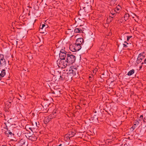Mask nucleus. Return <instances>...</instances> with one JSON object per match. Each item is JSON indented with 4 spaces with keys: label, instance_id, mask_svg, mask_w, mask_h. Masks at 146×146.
<instances>
[{
    "label": "nucleus",
    "instance_id": "obj_1",
    "mask_svg": "<svg viewBox=\"0 0 146 146\" xmlns=\"http://www.w3.org/2000/svg\"><path fill=\"white\" fill-rule=\"evenodd\" d=\"M57 63L59 67L64 68L66 67L68 63L67 60H65V59H62L57 60Z\"/></svg>",
    "mask_w": 146,
    "mask_h": 146
},
{
    "label": "nucleus",
    "instance_id": "obj_2",
    "mask_svg": "<svg viewBox=\"0 0 146 146\" xmlns=\"http://www.w3.org/2000/svg\"><path fill=\"white\" fill-rule=\"evenodd\" d=\"M75 56L71 54H67V55L66 60L69 64H72L75 61Z\"/></svg>",
    "mask_w": 146,
    "mask_h": 146
},
{
    "label": "nucleus",
    "instance_id": "obj_3",
    "mask_svg": "<svg viewBox=\"0 0 146 146\" xmlns=\"http://www.w3.org/2000/svg\"><path fill=\"white\" fill-rule=\"evenodd\" d=\"M81 46H79V45L78 46L75 43L73 44L70 45L69 46L70 50L73 52L79 51L81 49Z\"/></svg>",
    "mask_w": 146,
    "mask_h": 146
},
{
    "label": "nucleus",
    "instance_id": "obj_4",
    "mask_svg": "<svg viewBox=\"0 0 146 146\" xmlns=\"http://www.w3.org/2000/svg\"><path fill=\"white\" fill-rule=\"evenodd\" d=\"M77 68L75 66H72L70 67L67 70V71H68L69 74H72L73 76L76 75V73L78 72L77 71Z\"/></svg>",
    "mask_w": 146,
    "mask_h": 146
},
{
    "label": "nucleus",
    "instance_id": "obj_5",
    "mask_svg": "<svg viewBox=\"0 0 146 146\" xmlns=\"http://www.w3.org/2000/svg\"><path fill=\"white\" fill-rule=\"evenodd\" d=\"M50 102L48 100V101H44L42 102V105L44 108V110H46V111L47 112L49 110V109H48V110H47L48 107L50 105Z\"/></svg>",
    "mask_w": 146,
    "mask_h": 146
},
{
    "label": "nucleus",
    "instance_id": "obj_6",
    "mask_svg": "<svg viewBox=\"0 0 146 146\" xmlns=\"http://www.w3.org/2000/svg\"><path fill=\"white\" fill-rule=\"evenodd\" d=\"M144 53V52H142L139 54L137 60V64L140 63L142 60L145 58V56L143 55Z\"/></svg>",
    "mask_w": 146,
    "mask_h": 146
},
{
    "label": "nucleus",
    "instance_id": "obj_7",
    "mask_svg": "<svg viewBox=\"0 0 146 146\" xmlns=\"http://www.w3.org/2000/svg\"><path fill=\"white\" fill-rule=\"evenodd\" d=\"M59 113L60 112L59 111L56 109L53 110V112L51 115H52V117L53 118L56 117V116H58Z\"/></svg>",
    "mask_w": 146,
    "mask_h": 146
},
{
    "label": "nucleus",
    "instance_id": "obj_8",
    "mask_svg": "<svg viewBox=\"0 0 146 146\" xmlns=\"http://www.w3.org/2000/svg\"><path fill=\"white\" fill-rule=\"evenodd\" d=\"M53 119L52 117V115H50L49 116L46 117L44 119V121L45 124L47 123L50 120Z\"/></svg>",
    "mask_w": 146,
    "mask_h": 146
},
{
    "label": "nucleus",
    "instance_id": "obj_9",
    "mask_svg": "<svg viewBox=\"0 0 146 146\" xmlns=\"http://www.w3.org/2000/svg\"><path fill=\"white\" fill-rule=\"evenodd\" d=\"M83 39L82 38H79L77 39L75 43L78 45L81 46V45L84 42Z\"/></svg>",
    "mask_w": 146,
    "mask_h": 146
},
{
    "label": "nucleus",
    "instance_id": "obj_10",
    "mask_svg": "<svg viewBox=\"0 0 146 146\" xmlns=\"http://www.w3.org/2000/svg\"><path fill=\"white\" fill-rule=\"evenodd\" d=\"M68 54L64 52H60L59 54V56L60 58V60L65 59L66 57H67V55Z\"/></svg>",
    "mask_w": 146,
    "mask_h": 146
},
{
    "label": "nucleus",
    "instance_id": "obj_11",
    "mask_svg": "<svg viewBox=\"0 0 146 146\" xmlns=\"http://www.w3.org/2000/svg\"><path fill=\"white\" fill-rule=\"evenodd\" d=\"M5 133L6 135H10L11 137L13 138L14 137V134L10 130H8L6 131Z\"/></svg>",
    "mask_w": 146,
    "mask_h": 146
},
{
    "label": "nucleus",
    "instance_id": "obj_12",
    "mask_svg": "<svg viewBox=\"0 0 146 146\" xmlns=\"http://www.w3.org/2000/svg\"><path fill=\"white\" fill-rule=\"evenodd\" d=\"M6 74L5 70L3 69L1 71H0V81H1Z\"/></svg>",
    "mask_w": 146,
    "mask_h": 146
},
{
    "label": "nucleus",
    "instance_id": "obj_13",
    "mask_svg": "<svg viewBox=\"0 0 146 146\" xmlns=\"http://www.w3.org/2000/svg\"><path fill=\"white\" fill-rule=\"evenodd\" d=\"M145 127H142L140 130V132L139 134L141 135L143 134L146 131V125H145Z\"/></svg>",
    "mask_w": 146,
    "mask_h": 146
},
{
    "label": "nucleus",
    "instance_id": "obj_14",
    "mask_svg": "<svg viewBox=\"0 0 146 146\" xmlns=\"http://www.w3.org/2000/svg\"><path fill=\"white\" fill-rule=\"evenodd\" d=\"M28 139L31 141H34L36 140L37 137L35 135L33 134L31 136H29Z\"/></svg>",
    "mask_w": 146,
    "mask_h": 146
},
{
    "label": "nucleus",
    "instance_id": "obj_15",
    "mask_svg": "<svg viewBox=\"0 0 146 146\" xmlns=\"http://www.w3.org/2000/svg\"><path fill=\"white\" fill-rule=\"evenodd\" d=\"M114 17H111L109 15V16L107 18V23H111L113 20Z\"/></svg>",
    "mask_w": 146,
    "mask_h": 146
},
{
    "label": "nucleus",
    "instance_id": "obj_16",
    "mask_svg": "<svg viewBox=\"0 0 146 146\" xmlns=\"http://www.w3.org/2000/svg\"><path fill=\"white\" fill-rule=\"evenodd\" d=\"M45 27H46V28H48V26L47 25H46V26L44 24H42V26H41V25L40 26V29L39 30V31H41V33H42L43 34L45 32L44 31H41V30H42Z\"/></svg>",
    "mask_w": 146,
    "mask_h": 146
},
{
    "label": "nucleus",
    "instance_id": "obj_17",
    "mask_svg": "<svg viewBox=\"0 0 146 146\" xmlns=\"http://www.w3.org/2000/svg\"><path fill=\"white\" fill-rule=\"evenodd\" d=\"M25 140L23 139H21L19 141L18 143L20 146H22L25 144Z\"/></svg>",
    "mask_w": 146,
    "mask_h": 146
},
{
    "label": "nucleus",
    "instance_id": "obj_18",
    "mask_svg": "<svg viewBox=\"0 0 146 146\" xmlns=\"http://www.w3.org/2000/svg\"><path fill=\"white\" fill-rule=\"evenodd\" d=\"M6 65V62L5 59L0 61V66H5Z\"/></svg>",
    "mask_w": 146,
    "mask_h": 146
},
{
    "label": "nucleus",
    "instance_id": "obj_19",
    "mask_svg": "<svg viewBox=\"0 0 146 146\" xmlns=\"http://www.w3.org/2000/svg\"><path fill=\"white\" fill-rule=\"evenodd\" d=\"M74 31L75 33H76L82 32V31L81 29L80 28H75Z\"/></svg>",
    "mask_w": 146,
    "mask_h": 146
},
{
    "label": "nucleus",
    "instance_id": "obj_20",
    "mask_svg": "<svg viewBox=\"0 0 146 146\" xmlns=\"http://www.w3.org/2000/svg\"><path fill=\"white\" fill-rule=\"evenodd\" d=\"M116 13V10L114 9L113 10H112L111 12V13L109 14V15L110 16L112 15V17H114V18L115 16V13Z\"/></svg>",
    "mask_w": 146,
    "mask_h": 146
},
{
    "label": "nucleus",
    "instance_id": "obj_21",
    "mask_svg": "<svg viewBox=\"0 0 146 146\" xmlns=\"http://www.w3.org/2000/svg\"><path fill=\"white\" fill-rule=\"evenodd\" d=\"M134 70L133 69L130 70L128 72L127 74V75L129 76H131L134 73Z\"/></svg>",
    "mask_w": 146,
    "mask_h": 146
},
{
    "label": "nucleus",
    "instance_id": "obj_22",
    "mask_svg": "<svg viewBox=\"0 0 146 146\" xmlns=\"http://www.w3.org/2000/svg\"><path fill=\"white\" fill-rule=\"evenodd\" d=\"M129 17V15L128 13H126L125 14L124 16V18L125 21H126L128 19Z\"/></svg>",
    "mask_w": 146,
    "mask_h": 146
},
{
    "label": "nucleus",
    "instance_id": "obj_23",
    "mask_svg": "<svg viewBox=\"0 0 146 146\" xmlns=\"http://www.w3.org/2000/svg\"><path fill=\"white\" fill-rule=\"evenodd\" d=\"M60 89H59L58 91L55 90L54 91H52V93L54 94H57V95L58 96V94H59V95H60Z\"/></svg>",
    "mask_w": 146,
    "mask_h": 146
},
{
    "label": "nucleus",
    "instance_id": "obj_24",
    "mask_svg": "<svg viewBox=\"0 0 146 146\" xmlns=\"http://www.w3.org/2000/svg\"><path fill=\"white\" fill-rule=\"evenodd\" d=\"M143 120V115H141L140 116L139 119H138L137 120L140 123H141L142 120Z\"/></svg>",
    "mask_w": 146,
    "mask_h": 146
},
{
    "label": "nucleus",
    "instance_id": "obj_25",
    "mask_svg": "<svg viewBox=\"0 0 146 146\" xmlns=\"http://www.w3.org/2000/svg\"><path fill=\"white\" fill-rule=\"evenodd\" d=\"M140 123L137 120H135L133 123L134 125L135 126H137Z\"/></svg>",
    "mask_w": 146,
    "mask_h": 146
},
{
    "label": "nucleus",
    "instance_id": "obj_26",
    "mask_svg": "<svg viewBox=\"0 0 146 146\" xmlns=\"http://www.w3.org/2000/svg\"><path fill=\"white\" fill-rule=\"evenodd\" d=\"M124 43L125 44H123V47L124 48H127L128 47V46H127V44H129V43L127 42L126 41L124 42Z\"/></svg>",
    "mask_w": 146,
    "mask_h": 146
},
{
    "label": "nucleus",
    "instance_id": "obj_27",
    "mask_svg": "<svg viewBox=\"0 0 146 146\" xmlns=\"http://www.w3.org/2000/svg\"><path fill=\"white\" fill-rule=\"evenodd\" d=\"M121 9V7L120 6H119V5L117 6L115 8V9L116 10V11H119V10H120Z\"/></svg>",
    "mask_w": 146,
    "mask_h": 146
},
{
    "label": "nucleus",
    "instance_id": "obj_28",
    "mask_svg": "<svg viewBox=\"0 0 146 146\" xmlns=\"http://www.w3.org/2000/svg\"><path fill=\"white\" fill-rule=\"evenodd\" d=\"M132 36H127V41H128L130 38H132Z\"/></svg>",
    "mask_w": 146,
    "mask_h": 146
},
{
    "label": "nucleus",
    "instance_id": "obj_29",
    "mask_svg": "<svg viewBox=\"0 0 146 146\" xmlns=\"http://www.w3.org/2000/svg\"><path fill=\"white\" fill-rule=\"evenodd\" d=\"M60 52H64V53H67V52L65 51L64 50L62 49L60 51Z\"/></svg>",
    "mask_w": 146,
    "mask_h": 146
},
{
    "label": "nucleus",
    "instance_id": "obj_30",
    "mask_svg": "<svg viewBox=\"0 0 146 146\" xmlns=\"http://www.w3.org/2000/svg\"><path fill=\"white\" fill-rule=\"evenodd\" d=\"M135 126H133L131 128V129L133 131L134 130V129L135 128Z\"/></svg>",
    "mask_w": 146,
    "mask_h": 146
},
{
    "label": "nucleus",
    "instance_id": "obj_31",
    "mask_svg": "<svg viewBox=\"0 0 146 146\" xmlns=\"http://www.w3.org/2000/svg\"><path fill=\"white\" fill-rule=\"evenodd\" d=\"M52 146H63L62 144H60L59 145H56L54 144L52 145Z\"/></svg>",
    "mask_w": 146,
    "mask_h": 146
},
{
    "label": "nucleus",
    "instance_id": "obj_32",
    "mask_svg": "<svg viewBox=\"0 0 146 146\" xmlns=\"http://www.w3.org/2000/svg\"><path fill=\"white\" fill-rule=\"evenodd\" d=\"M146 58L145 59V60H144V62H142L141 63V64L142 65V64H146Z\"/></svg>",
    "mask_w": 146,
    "mask_h": 146
},
{
    "label": "nucleus",
    "instance_id": "obj_33",
    "mask_svg": "<svg viewBox=\"0 0 146 146\" xmlns=\"http://www.w3.org/2000/svg\"><path fill=\"white\" fill-rule=\"evenodd\" d=\"M4 128L5 129H7V130H9L8 128V127L7 125H6L5 127H4Z\"/></svg>",
    "mask_w": 146,
    "mask_h": 146
},
{
    "label": "nucleus",
    "instance_id": "obj_34",
    "mask_svg": "<svg viewBox=\"0 0 146 146\" xmlns=\"http://www.w3.org/2000/svg\"><path fill=\"white\" fill-rule=\"evenodd\" d=\"M89 80L90 81H91L92 80V77L91 76H89Z\"/></svg>",
    "mask_w": 146,
    "mask_h": 146
},
{
    "label": "nucleus",
    "instance_id": "obj_35",
    "mask_svg": "<svg viewBox=\"0 0 146 146\" xmlns=\"http://www.w3.org/2000/svg\"><path fill=\"white\" fill-rule=\"evenodd\" d=\"M143 121L146 122V116L143 118Z\"/></svg>",
    "mask_w": 146,
    "mask_h": 146
},
{
    "label": "nucleus",
    "instance_id": "obj_36",
    "mask_svg": "<svg viewBox=\"0 0 146 146\" xmlns=\"http://www.w3.org/2000/svg\"><path fill=\"white\" fill-rule=\"evenodd\" d=\"M60 78H59V79H60V78H61V79H60L61 80H64L63 78L61 76H60Z\"/></svg>",
    "mask_w": 146,
    "mask_h": 146
},
{
    "label": "nucleus",
    "instance_id": "obj_37",
    "mask_svg": "<svg viewBox=\"0 0 146 146\" xmlns=\"http://www.w3.org/2000/svg\"><path fill=\"white\" fill-rule=\"evenodd\" d=\"M117 1V0H112L111 1V2H112L113 1V2L114 3H115L116 1Z\"/></svg>",
    "mask_w": 146,
    "mask_h": 146
},
{
    "label": "nucleus",
    "instance_id": "obj_38",
    "mask_svg": "<svg viewBox=\"0 0 146 146\" xmlns=\"http://www.w3.org/2000/svg\"><path fill=\"white\" fill-rule=\"evenodd\" d=\"M103 46L102 45L100 48H101V49L103 50Z\"/></svg>",
    "mask_w": 146,
    "mask_h": 146
},
{
    "label": "nucleus",
    "instance_id": "obj_39",
    "mask_svg": "<svg viewBox=\"0 0 146 146\" xmlns=\"http://www.w3.org/2000/svg\"><path fill=\"white\" fill-rule=\"evenodd\" d=\"M142 66H141L139 67V68L140 69H141V68H142Z\"/></svg>",
    "mask_w": 146,
    "mask_h": 146
},
{
    "label": "nucleus",
    "instance_id": "obj_40",
    "mask_svg": "<svg viewBox=\"0 0 146 146\" xmlns=\"http://www.w3.org/2000/svg\"><path fill=\"white\" fill-rule=\"evenodd\" d=\"M9 103H11V102H9Z\"/></svg>",
    "mask_w": 146,
    "mask_h": 146
},
{
    "label": "nucleus",
    "instance_id": "obj_41",
    "mask_svg": "<svg viewBox=\"0 0 146 146\" xmlns=\"http://www.w3.org/2000/svg\"><path fill=\"white\" fill-rule=\"evenodd\" d=\"M36 126H37V123H36Z\"/></svg>",
    "mask_w": 146,
    "mask_h": 146
},
{
    "label": "nucleus",
    "instance_id": "obj_42",
    "mask_svg": "<svg viewBox=\"0 0 146 146\" xmlns=\"http://www.w3.org/2000/svg\"><path fill=\"white\" fill-rule=\"evenodd\" d=\"M106 111L108 113V114H110L109 113H108L107 111Z\"/></svg>",
    "mask_w": 146,
    "mask_h": 146
}]
</instances>
